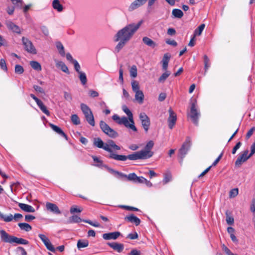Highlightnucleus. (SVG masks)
Segmentation results:
<instances>
[{
  "mask_svg": "<svg viewBox=\"0 0 255 255\" xmlns=\"http://www.w3.org/2000/svg\"><path fill=\"white\" fill-rule=\"evenodd\" d=\"M142 23V20H140L137 23H131L118 31L115 36V41L116 42L119 41L115 47V53H118L124 47L139 29Z\"/></svg>",
  "mask_w": 255,
  "mask_h": 255,
  "instance_id": "f257e3e1",
  "label": "nucleus"
},
{
  "mask_svg": "<svg viewBox=\"0 0 255 255\" xmlns=\"http://www.w3.org/2000/svg\"><path fill=\"white\" fill-rule=\"evenodd\" d=\"M122 110L127 114L128 118L126 117L120 118L118 115L115 114L112 116V119L119 125H124L126 128L136 131L137 128L134 126L132 113L126 105L122 106Z\"/></svg>",
  "mask_w": 255,
  "mask_h": 255,
  "instance_id": "f03ea898",
  "label": "nucleus"
},
{
  "mask_svg": "<svg viewBox=\"0 0 255 255\" xmlns=\"http://www.w3.org/2000/svg\"><path fill=\"white\" fill-rule=\"evenodd\" d=\"M1 240L5 242L10 244L16 243L18 245H28L29 242L22 238H19L13 236H10L4 230L0 231Z\"/></svg>",
  "mask_w": 255,
  "mask_h": 255,
  "instance_id": "7ed1b4c3",
  "label": "nucleus"
},
{
  "mask_svg": "<svg viewBox=\"0 0 255 255\" xmlns=\"http://www.w3.org/2000/svg\"><path fill=\"white\" fill-rule=\"evenodd\" d=\"M190 104L191 107L189 116L193 124L196 126H198V120L200 116V113L197 110L196 100L191 99L190 100Z\"/></svg>",
  "mask_w": 255,
  "mask_h": 255,
  "instance_id": "20e7f679",
  "label": "nucleus"
},
{
  "mask_svg": "<svg viewBox=\"0 0 255 255\" xmlns=\"http://www.w3.org/2000/svg\"><path fill=\"white\" fill-rule=\"evenodd\" d=\"M81 109L85 116L87 122L91 126L94 127L95 125L93 114L90 108L86 104L82 103L80 105Z\"/></svg>",
  "mask_w": 255,
  "mask_h": 255,
  "instance_id": "39448f33",
  "label": "nucleus"
},
{
  "mask_svg": "<svg viewBox=\"0 0 255 255\" xmlns=\"http://www.w3.org/2000/svg\"><path fill=\"white\" fill-rule=\"evenodd\" d=\"M191 145V141L190 137L188 136L186 138L185 141L182 145L181 148L179 150L178 157L179 158V162L182 163L183 158L187 153L190 146Z\"/></svg>",
  "mask_w": 255,
  "mask_h": 255,
  "instance_id": "423d86ee",
  "label": "nucleus"
},
{
  "mask_svg": "<svg viewBox=\"0 0 255 255\" xmlns=\"http://www.w3.org/2000/svg\"><path fill=\"white\" fill-rule=\"evenodd\" d=\"M100 127L102 130L109 137L115 138L119 136L118 133L111 128L105 122L101 121L100 122Z\"/></svg>",
  "mask_w": 255,
  "mask_h": 255,
  "instance_id": "0eeeda50",
  "label": "nucleus"
},
{
  "mask_svg": "<svg viewBox=\"0 0 255 255\" xmlns=\"http://www.w3.org/2000/svg\"><path fill=\"white\" fill-rule=\"evenodd\" d=\"M21 40L25 51L32 54H36L37 53L36 49L30 40L25 37H22Z\"/></svg>",
  "mask_w": 255,
  "mask_h": 255,
  "instance_id": "6e6552de",
  "label": "nucleus"
},
{
  "mask_svg": "<svg viewBox=\"0 0 255 255\" xmlns=\"http://www.w3.org/2000/svg\"><path fill=\"white\" fill-rule=\"evenodd\" d=\"M249 150L246 149L238 157L235 162L236 166L240 167L243 162L246 161L253 155H251V152L248 155Z\"/></svg>",
  "mask_w": 255,
  "mask_h": 255,
  "instance_id": "1a4fd4ad",
  "label": "nucleus"
},
{
  "mask_svg": "<svg viewBox=\"0 0 255 255\" xmlns=\"http://www.w3.org/2000/svg\"><path fill=\"white\" fill-rule=\"evenodd\" d=\"M127 178L128 180L132 181L135 183L144 184L145 178L142 176L138 177L135 173H131L126 176H122V178Z\"/></svg>",
  "mask_w": 255,
  "mask_h": 255,
  "instance_id": "9d476101",
  "label": "nucleus"
},
{
  "mask_svg": "<svg viewBox=\"0 0 255 255\" xmlns=\"http://www.w3.org/2000/svg\"><path fill=\"white\" fill-rule=\"evenodd\" d=\"M139 119L145 132H147L150 125L149 118L145 113H141L139 115Z\"/></svg>",
  "mask_w": 255,
  "mask_h": 255,
  "instance_id": "9b49d317",
  "label": "nucleus"
},
{
  "mask_svg": "<svg viewBox=\"0 0 255 255\" xmlns=\"http://www.w3.org/2000/svg\"><path fill=\"white\" fill-rule=\"evenodd\" d=\"M30 96L31 98H32L36 103L37 105L40 108V109L41 110V111L44 113L47 116H50V112L47 109L46 107L43 104L42 102L39 100L38 98H37L34 94H30Z\"/></svg>",
  "mask_w": 255,
  "mask_h": 255,
  "instance_id": "f8f14e48",
  "label": "nucleus"
},
{
  "mask_svg": "<svg viewBox=\"0 0 255 255\" xmlns=\"http://www.w3.org/2000/svg\"><path fill=\"white\" fill-rule=\"evenodd\" d=\"M168 112L169 113V116L168 119V127L171 129L176 124L177 117L176 114L171 108H169Z\"/></svg>",
  "mask_w": 255,
  "mask_h": 255,
  "instance_id": "ddd939ff",
  "label": "nucleus"
},
{
  "mask_svg": "<svg viewBox=\"0 0 255 255\" xmlns=\"http://www.w3.org/2000/svg\"><path fill=\"white\" fill-rule=\"evenodd\" d=\"M146 153L142 152L141 150L139 151L134 152L132 154L127 155V159L131 160H136L138 159H146L145 155Z\"/></svg>",
  "mask_w": 255,
  "mask_h": 255,
  "instance_id": "4468645a",
  "label": "nucleus"
},
{
  "mask_svg": "<svg viewBox=\"0 0 255 255\" xmlns=\"http://www.w3.org/2000/svg\"><path fill=\"white\" fill-rule=\"evenodd\" d=\"M94 145L97 147L102 148L108 152L112 151V149L108 147L107 143H104L100 137L94 138Z\"/></svg>",
  "mask_w": 255,
  "mask_h": 255,
  "instance_id": "2eb2a0df",
  "label": "nucleus"
},
{
  "mask_svg": "<svg viewBox=\"0 0 255 255\" xmlns=\"http://www.w3.org/2000/svg\"><path fill=\"white\" fill-rule=\"evenodd\" d=\"M153 145V141L150 140L147 143L144 149L141 150L142 152H145L146 153L145 156L146 159L149 158L153 156V152L151 151V149L152 148Z\"/></svg>",
  "mask_w": 255,
  "mask_h": 255,
  "instance_id": "dca6fc26",
  "label": "nucleus"
},
{
  "mask_svg": "<svg viewBox=\"0 0 255 255\" xmlns=\"http://www.w3.org/2000/svg\"><path fill=\"white\" fill-rule=\"evenodd\" d=\"M22 215L19 213L15 214L14 216H13L12 214L6 216L0 212V218L6 222H11L13 219L16 220L18 219L22 218Z\"/></svg>",
  "mask_w": 255,
  "mask_h": 255,
  "instance_id": "f3484780",
  "label": "nucleus"
},
{
  "mask_svg": "<svg viewBox=\"0 0 255 255\" xmlns=\"http://www.w3.org/2000/svg\"><path fill=\"white\" fill-rule=\"evenodd\" d=\"M46 208L47 211L54 214L59 215L61 214V212L55 204L47 202L46 204Z\"/></svg>",
  "mask_w": 255,
  "mask_h": 255,
  "instance_id": "a211bd4d",
  "label": "nucleus"
},
{
  "mask_svg": "<svg viewBox=\"0 0 255 255\" xmlns=\"http://www.w3.org/2000/svg\"><path fill=\"white\" fill-rule=\"evenodd\" d=\"M107 245L118 253H121L124 249V245L123 244L117 242H108Z\"/></svg>",
  "mask_w": 255,
  "mask_h": 255,
  "instance_id": "6ab92c4d",
  "label": "nucleus"
},
{
  "mask_svg": "<svg viewBox=\"0 0 255 255\" xmlns=\"http://www.w3.org/2000/svg\"><path fill=\"white\" fill-rule=\"evenodd\" d=\"M121 235L119 232H111L109 233H105L103 235V238L104 240H116Z\"/></svg>",
  "mask_w": 255,
  "mask_h": 255,
  "instance_id": "aec40b11",
  "label": "nucleus"
},
{
  "mask_svg": "<svg viewBox=\"0 0 255 255\" xmlns=\"http://www.w3.org/2000/svg\"><path fill=\"white\" fill-rule=\"evenodd\" d=\"M109 152L110 153L108 156L109 158L113 159L117 161H126L127 160V155L116 154L113 152V149H112V151Z\"/></svg>",
  "mask_w": 255,
  "mask_h": 255,
  "instance_id": "412c9836",
  "label": "nucleus"
},
{
  "mask_svg": "<svg viewBox=\"0 0 255 255\" xmlns=\"http://www.w3.org/2000/svg\"><path fill=\"white\" fill-rule=\"evenodd\" d=\"M124 219L126 221L134 223L136 226L139 225L141 222L140 220L133 214L125 217Z\"/></svg>",
  "mask_w": 255,
  "mask_h": 255,
  "instance_id": "4be33fe9",
  "label": "nucleus"
},
{
  "mask_svg": "<svg viewBox=\"0 0 255 255\" xmlns=\"http://www.w3.org/2000/svg\"><path fill=\"white\" fill-rule=\"evenodd\" d=\"M102 166L106 168L110 173L113 174L116 177L122 178V176H126V174H125L123 173L120 172L118 171L115 170L114 169H112L109 167L107 165L102 164Z\"/></svg>",
  "mask_w": 255,
  "mask_h": 255,
  "instance_id": "5701e85b",
  "label": "nucleus"
},
{
  "mask_svg": "<svg viewBox=\"0 0 255 255\" xmlns=\"http://www.w3.org/2000/svg\"><path fill=\"white\" fill-rule=\"evenodd\" d=\"M7 27L12 30L13 32L17 33H20V29L19 27L14 24L13 22H12L11 21H7L5 23Z\"/></svg>",
  "mask_w": 255,
  "mask_h": 255,
  "instance_id": "b1692460",
  "label": "nucleus"
},
{
  "mask_svg": "<svg viewBox=\"0 0 255 255\" xmlns=\"http://www.w3.org/2000/svg\"><path fill=\"white\" fill-rule=\"evenodd\" d=\"M18 205L19 207L24 212L34 213L35 211L34 208L31 205L21 203H19Z\"/></svg>",
  "mask_w": 255,
  "mask_h": 255,
  "instance_id": "393cba45",
  "label": "nucleus"
},
{
  "mask_svg": "<svg viewBox=\"0 0 255 255\" xmlns=\"http://www.w3.org/2000/svg\"><path fill=\"white\" fill-rule=\"evenodd\" d=\"M49 126L55 132L59 134L60 135L64 137L66 140H68L67 135L60 128L52 124H49Z\"/></svg>",
  "mask_w": 255,
  "mask_h": 255,
  "instance_id": "a878e982",
  "label": "nucleus"
},
{
  "mask_svg": "<svg viewBox=\"0 0 255 255\" xmlns=\"http://www.w3.org/2000/svg\"><path fill=\"white\" fill-rule=\"evenodd\" d=\"M142 41L145 44L152 48H154L157 45L154 41L146 36L143 37Z\"/></svg>",
  "mask_w": 255,
  "mask_h": 255,
  "instance_id": "bb28decb",
  "label": "nucleus"
},
{
  "mask_svg": "<svg viewBox=\"0 0 255 255\" xmlns=\"http://www.w3.org/2000/svg\"><path fill=\"white\" fill-rule=\"evenodd\" d=\"M135 99L136 100L139 104H142L144 100V94L142 91L135 92Z\"/></svg>",
  "mask_w": 255,
  "mask_h": 255,
  "instance_id": "cd10ccee",
  "label": "nucleus"
},
{
  "mask_svg": "<svg viewBox=\"0 0 255 255\" xmlns=\"http://www.w3.org/2000/svg\"><path fill=\"white\" fill-rule=\"evenodd\" d=\"M52 6L54 9L58 12H61L63 10V5L60 3L59 0H53L52 1Z\"/></svg>",
  "mask_w": 255,
  "mask_h": 255,
  "instance_id": "c85d7f7f",
  "label": "nucleus"
},
{
  "mask_svg": "<svg viewBox=\"0 0 255 255\" xmlns=\"http://www.w3.org/2000/svg\"><path fill=\"white\" fill-rule=\"evenodd\" d=\"M183 11L178 8H175L172 10V15L174 18H181L183 16Z\"/></svg>",
  "mask_w": 255,
  "mask_h": 255,
  "instance_id": "c756f323",
  "label": "nucleus"
},
{
  "mask_svg": "<svg viewBox=\"0 0 255 255\" xmlns=\"http://www.w3.org/2000/svg\"><path fill=\"white\" fill-rule=\"evenodd\" d=\"M56 65L57 67H60L63 72L67 74H69V71L67 66L62 61H58L56 63Z\"/></svg>",
  "mask_w": 255,
  "mask_h": 255,
  "instance_id": "7c9ffc66",
  "label": "nucleus"
},
{
  "mask_svg": "<svg viewBox=\"0 0 255 255\" xmlns=\"http://www.w3.org/2000/svg\"><path fill=\"white\" fill-rule=\"evenodd\" d=\"M88 245L89 241L87 240H79L77 242V246L78 249L87 247Z\"/></svg>",
  "mask_w": 255,
  "mask_h": 255,
  "instance_id": "2f4dec72",
  "label": "nucleus"
},
{
  "mask_svg": "<svg viewBox=\"0 0 255 255\" xmlns=\"http://www.w3.org/2000/svg\"><path fill=\"white\" fill-rule=\"evenodd\" d=\"M18 226L21 230L26 232H29L32 229L31 226L26 223H19L18 224Z\"/></svg>",
  "mask_w": 255,
  "mask_h": 255,
  "instance_id": "473e14b6",
  "label": "nucleus"
},
{
  "mask_svg": "<svg viewBox=\"0 0 255 255\" xmlns=\"http://www.w3.org/2000/svg\"><path fill=\"white\" fill-rule=\"evenodd\" d=\"M83 221V220H82V219L78 216L73 215L69 218L68 222L70 224L78 223Z\"/></svg>",
  "mask_w": 255,
  "mask_h": 255,
  "instance_id": "72a5a7b5",
  "label": "nucleus"
},
{
  "mask_svg": "<svg viewBox=\"0 0 255 255\" xmlns=\"http://www.w3.org/2000/svg\"><path fill=\"white\" fill-rule=\"evenodd\" d=\"M78 74L79 78L81 81V84L83 85H86L87 82V78L85 73L82 71L81 72H79Z\"/></svg>",
  "mask_w": 255,
  "mask_h": 255,
  "instance_id": "f704fd0d",
  "label": "nucleus"
},
{
  "mask_svg": "<svg viewBox=\"0 0 255 255\" xmlns=\"http://www.w3.org/2000/svg\"><path fill=\"white\" fill-rule=\"evenodd\" d=\"M107 145L108 146L109 148H111L112 149V148L116 150H119L121 149L120 146L117 145L115 141L113 140H109L108 142Z\"/></svg>",
  "mask_w": 255,
  "mask_h": 255,
  "instance_id": "c9c22d12",
  "label": "nucleus"
},
{
  "mask_svg": "<svg viewBox=\"0 0 255 255\" xmlns=\"http://www.w3.org/2000/svg\"><path fill=\"white\" fill-rule=\"evenodd\" d=\"M31 67L35 70L40 71L41 70V66L40 63L36 61H31L30 62Z\"/></svg>",
  "mask_w": 255,
  "mask_h": 255,
  "instance_id": "e433bc0d",
  "label": "nucleus"
},
{
  "mask_svg": "<svg viewBox=\"0 0 255 255\" xmlns=\"http://www.w3.org/2000/svg\"><path fill=\"white\" fill-rule=\"evenodd\" d=\"M56 47L59 51V54L62 56H64L65 55L64 46L60 42H57L56 43Z\"/></svg>",
  "mask_w": 255,
  "mask_h": 255,
  "instance_id": "4c0bfd02",
  "label": "nucleus"
},
{
  "mask_svg": "<svg viewBox=\"0 0 255 255\" xmlns=\"http://www.w3.org/2000/svg\"><path fill=\"white\" fill-rule=\"evenodd\" d=\"M204 63V69L206 73L210 66V60L207 55H204L203 56Z\"/></svg>",
  "mask_w": 255,
  "mask_h": 255,
  "instance_id": "58836bf2",
  "label": "nucleus"
},
{
  "mask_svg": "<svg viewBox=\"0 0 255 255\" xmlns=\"http://www.w3.org/2000/svg\"><path fill=\"white\" fill-rule=\"evenodd\" d=\"M205 25L204 24H201L197 28H196L194 32V35L196 36L197 35H200L205 28Z\"/></svg>",
  "mask_w": 255,
  "mask_h": 255,
  "instance_id": "ea45409f",
  "label": "nucleus"
},
{
  "mask_svg": "<svg viewBox=\"0 0 255 255\" xmlns=\"http://www.w3.org/2000/svg\"><path fill=\"white\" fill-rule=\"evenodd\" d=\"M131 88L132 91L135 93L140 91V87L138 82L135 80H133L131 82Z\"/></svg>",
  "mask_w": 255,
  "mask_h": 255,
  "instance_id": "a19ab883",
  "label": "nucleus"
},
{
  "mask_svg": "<svg viewBox=\"0 0 255 255\" xmlns=\"http://www.w3.org/2000/svg\"><path fill=\"white\" fill-rule=\"evenodd\" d=\"M43 244L46 246L47 250H48L49 251H50L53 253L55 252L56 249L54 247V246L51 244L49 240H48V241H46V242H45Z\"/></svg>",
  "mask_w": 255,
  "mask_h": 255,
  "instance_id": "79ce46f5",
  "label": "nucleus"
},
{
  "mask_svg": "<svg viewBox=\"0 0 255 255\" xmlns=\"http://www.w3.org/2000/svg\"><path fill=\"white\" fill-rule=\"evenodd\" d=\"M71 120L72 123L75 125H78L80 124V120L78 116L76 114H74L71 116Z\"/></svg>",
  "mask_w": 255,
  "mask_h": 255,
  "instance_id": "37998d69",
  "label": "nucleus"
},
{
  "mask_svg": "<svg viewBox=\"0 0 255 255\" xmlns=\"http://www.w3.org/2000/svg\"><path fill=\"white\" fill-rule=\"evenodd\" d=\"M170 75V72L166 71L165 73H163L162 75L159 78L158 82L160 83L164 82Z\"/></svg>",
  "mask_w": 255,
  "mask_h": 255,
  "instance_id": "c03bdc74",
  "label": "nucleus"
},
{
  "mask_svg": "<svg viewBox=\"0 0 255 255\" xmlns=\"http://www.w3.org/2000/svg\"><path fill=\"white\" fill-rule=\"evenodd\" d=\"M130 76L132 78L137 76V67L135 65H132L129 70Z\"/></svg>",
  "mask_w": 255,
  "mask_h": 255,
  "instance_id": "a18cd8bd",
  "label": "nucleus"
},
{
  "mask_svg": "<svg viewBox=\"0 0 255 255\" xmlns=\"http://www.w3.org/2000/svg\"><path fill=\"white\" fill-rule=\"evenodd\" d=\"M140 6H141L138 3L133 1L129 6L128 9L129 11H132Z\"/></svg>",
  "mask_w": 255,
  "mask_h": 255,
  "instance_id": "49530a36",
  "label": "nucleus"
},
{
  "mask_svg": "<svg viewBox=\"0 0 255 255\" xmlns=\"http://www.w3.org/2000/svg\"><path fill=\"white\" fill-rule=\"evenodd\" d=\"M119 207L122 209H124L128 211H139V210L135 207L126 206V205H119Z\"/></svg>",
  "mask_w": 255,
  "mask_h": 255,
  "instance_id": "de8ad7c7",
  "label": "nucleus"
},
{
  "mask_svg": "<svg viewBox=\"0 0 255 255\" xmlns=\"http://www.w3.org/2000/svg\"><path fill=\"white\" fill-rule=\"evenodd\" d=\"M14 72L17 74H21L24 72V69L23 67L20 65H16L15 66Z\"/></svg>",
  "mask_w": 255,
  "mask_h": 255,
  "instance_id": "09e8293b",
  "label": "nucleus"
},
{
  "mask_svg": "<svg viewBox=\"0 0 255 255\" xmlns=\"http://www.w3.org/2000/svg\"><path fill=\"white\" fill-rule=\"evenodd\" d=\"M0 67L4 71L6 72L7 71L6 62L4 59H1L0 60Z\"/></svg>",
  "mask_w": 255,
  "mask_h": 255,
  "instance_id": "8fccbe9b",
  "label": "nucleus"
},
{
  "mask_svg": "<svg viewBox=\"0 0 255 255\" xmlns=\"http://www.w3.org/2000/svg\"><path fill=\"white\" fill-rule=\"evenodd\" d=\"M16 251L18 255H27L25 249L22 247H18L16 248Z\"/></svg>",
  "mask_w": 255,
  "mask_h": 255,
  "instance_id": "3c124183",
  "label": "nucleus"
},
{
  "mask_svg": "<svg viewBox=\"0 0 255 255\" xmlns=\"http://www.w3.org/2000/svg\"><path fill=\"white\" fill-rule=\"evenodd\" d=\"M92 158L95 162L96 163V164L95 165V166L97 167H101L103 164V161L99 159L96 156H92Z\"/></svg>",
  "mask_w": 255,
  "mask_h": 255,
  "instance_id": "603ef678",
  "label": "nucleus"
},
{
  "mask_svg": "<svg viewBox=\"0 0 255 255\" xmlns=\"http://www.w3.org/2000/svg\"><path fill=\"white\" fill-rule=\"evenodd\" d=\"M12 3L15 5V6L21 8L22 6V0H10Z\"/></svg>",
  "mask_w": 255,
  "mask_h": 255,
  "instance_id": "864d4df0",
  "label": "nucleus"
},
{
  "mask_svg": "<svg viewBox=\"0 0 255 255\" xmlns=\"http://www.w3.org/2000/svg\"><path fill=\"white\" fill-rule=\"evenodd\" d=\"M239 192L238 188H234L230 191L229 196L230 198H234L236 197Z\"/></svg>",
  "mask_w": 255,
  "mask_h": 255,
  "instance_id": "5fc2aeb1",
  "label": "nucleus"
},
{
  "mask_svg": "<svg viewBox=\"0 0 255 255\" xmlns=\"http://www.w3.org/2000/svg\"><path fill=\"white\" fill-rule=\"evenodd\" d=\"M64 97L66 101L69 102H71L72 100V97L71 94L67 92H64Z\"/></svg>",
  "mask_w": 255,
  "mask_h": 255,
  "instance_id": "6e6d98bb",
  "label": "nucleus"
},
{
  "mask_svg": "<svg viewBox=\"0 0 255 255\" xmlns=\"http://www.w3.org/2000/svg\"><path fill=\"white\" fill-rule=\"evenodd\" d=\"M226 215H227L226 222H227V224L230 225H233L234 223V218L232 217V216H229L228 215L227 212H226Z\"/></svg>",
  "mask_w": 255,
  "mask_h": 255,
  "instance_id": "4d7b16f0",
  "label": "nucleus"
},
{
  "mask_svg": "<svg viewBox=\"0 0 255 255\" xmlns=\"http://www.w3.org/2000/svg\"><path fill=\"white\" fill-rule=\"evenodd\" d=\"M83 221L85 223H88L89 224H90L91 226H94L95 227H101L100 224L97 222H93L90 220H83Z\"/></svg>",
  "mask_w": 255,
  "mask_h": 255,
  "instance_id": "13d9d810",
  "label": "nucleus"
},
{
  "mask_svg": "<svg viewBox=\"0 0 255 255\" xmlns=\"http://www.w3.org/2000/svg\"><path fill=\"white\" fill-rule=\"evenodd\" d=\"M255 131V127H252L247 133L246 138L248 139L253 135L254 132Z\"/></svg>",
  "mask_w": 255,
  "mask_h": 255,
  "instance_id": "bf43d9fd",
  "label": "nucleus"
},
{
  "mask_svg": "<svg viewBox=\"0 0 255 255\" xmlns=\"http://www.w3.org/2000/svg\"><path fill=\"white\" fill-rule=\"evenodd\" d=\"M223 250L227 255H236L231 252V251L224 245L222 246Z\"/></svg>",
  "mask_w": 255,
  "mask_h": 255,
  "instance_id": "052dcab7",
  "label": "nucleus"
},
{
  "mask_svg": "<svg viewBox=\"0 0 255 255\" xmlns=\"http://www.w3.org/2000/svg\"><path fill=\"white\" fill-rule=\"evenodd\" d=\"M127 238L129 239L130 240L136 239L138 238V234L136 232H134V233L129 234L127 236Z\"/></svg>",
  "mask_w": 255,
  "mask_h": 255,
  "instance_id": "680f3d73",
  "label": "nucleus"
},
{
  "mask_svg": "<svg viewBox=\"0 0 255 255\" xmlns=\"http://www.w3.org/2000/svg\"><path fill=\"white\" fill-rule=\"evenodd\" d=\"M170 58V55L169 53H166L164 55L162 62L168 63L169 59Z\"/></svg>",
  "mask_w": 255,
  "mask_h": 255,
  "instance_id": "e2e57ef3",
  "label": "nucleus"
},
{
  "mask_svg": "<svg viewBox=\"0 0 255 255\" xmlns=\"http://www.w3.org/2000/svg\"><path fill=\"white\" fill-rule=\"evenodd\" d=\"M242 142L239 141L237 143L236 145L233 147L232 153L233 154H235L236 153L237 150L241 147L242 145Z\"/></svg>",
  "mask_w": 255,
  "mask_h": 255,
  "instance_id": "0e129e2a",
  "label": "nucleus"
},
{
  "mask_svg": "<svg viewBox=\"0 0 255 255\" xmlns=\"http://www.w3.org/2000/svg\"><path fill=\"white\" fill-rule=\"evenodd\" d=\"M89 95L92 98H95L99 96V93L98 92L94 91L93 90H90L89 91Z\"/></svg>",
  "mask_w": 255,
  "mask_h": 255,
  "instance_id": "69168bd1",
  "label": "nucleus"
},
{
  "mask_svg": "<svg viewBox=\"0 0 255 255\" xmlns=\"http://www.w3.org/2000/svg\"><path fill=\"white\" fill-rule=\"evenodd\" d=\"M165 42L167 44L172 45L174 47H175L177 45V42L174 40H171L170 39H168L166 40Z\"/></svg>",
  "mask_w": 255,
  "mask_h": 255,
  "instance_id": "338daca9",
  "label": "nucleus"
},
{
  "mask_svg": "<svg viewBox=\"0 0 255 255\" xmlns=\"http://www.w3.org/2000/svg\"><path fill=\"white\" fill-rule=\"evenodd\" d=\"M82 211V209L78 208L76 206H72L70 210V213L72 214L74 213H80Z\"/></svg>",
  "mask_w": 255,
  "mask_h": 255,
  "instance_id": "774afa93",
  "label": "nucleus"
}]
</instances>
